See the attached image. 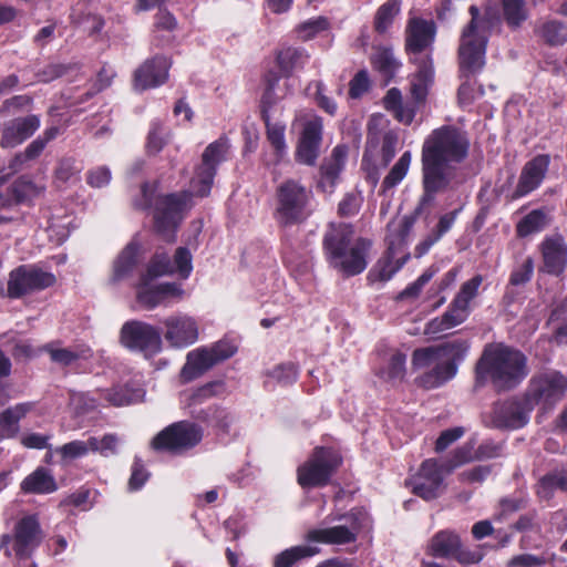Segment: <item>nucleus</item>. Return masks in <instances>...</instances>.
<instances>
[{"mask_svg":"<svg viewBox=\"0 0 567 567\" xmlns=\"http://www.w3.org/2000/svg\"><path fill=\"white\" fill-rule=\"evenodd\" d=\"M468 12L471 20L462 30L458 47L460 70L464 76L484 68L488 38L496 21L492 10L482 14L476 6H471Z\"/></svg>","mask_w":567,"mask_h":567,"instance_id":"obj_6","label":"nucleus"},{"mask_svg":"<svg viewBox=\"0 0 567 567\" xmlns=\"http://www.w3.org/2000/svg\"><path fill=\"white\" fill-rule=\"evenodd\" d=\"M377 120L381 121L382 118L373 117L368 126L367 148L363 154V162L367 161L369 154L372 153L378 145H381L380 164L382 167H386L395 155L399 137L393 130L378 131L375 124Z\"/></svg>","mask_w":567,"mask_h":567,"instance_id":"obj_22","label":"nucleus"},{"mask_svg":"<svg viewBox=\"0 0 567 567\" xmlns=\"http://www.w3.org/2000/svg\"><path fill=\"white\" fill-rule=\"evenodd\" d=\"M309 59L302 49L285 48L277 54V63L282 73L289 75L293 70L302 68Z\"/></svg>","mask_w":567,"mask_h":567,"instance_id":"obj_39","label":"nucleus"},{"mask_svg":"<svg viewBox=\"0 0 567 567\" xmlns=\"http://www.w3.org/2000/svg\"><path fill=\"white\" fill-rule=\"evenodd\" d=\"M483 282L482 275H475L471 279L462 284L458 292L453 300L457 301L467 309H471V302L478 295V289Z\"/></svg>","mask_w":567,"mask_h":567,"instance_id":"obj_50","label":"nucleus"},{"mask_svg":"<svg viewBox=\"0 0 567 567\" xmlns=\"http://www.w3.org/2000/svg\"><path fill=\"white\" fill-rule=\"evenodd\" d=\"M172 62L164 55L146 60L134 73V85L137 90H146L164 84L168 79Z\"/></svg>","mask_w":567,"mask_h":567,"instance_id":"obj_23","label":"nucleus"},{"mask_svg":"<svg viewBox=\"0 0 567 567\" xmlns=\"http://www.w3.org/2000/svg\"><path fill=\"white\" fill-rule=\"evenodd\" d=\"M348 156L346 145H337L328 159L320 167V179L317 187L321 192L331 195L334 193L341 172L344 168Z\"/></svg>","mask_w":567,"mask_h":567,"instance_id":"obj_25","label":"nucleus"},{"mask_svg":"<svg viewBox=\"0 0 567 567\" xmlns=\"http://www.w3.org/2000/svg\"><path fill=\"white\" fill-rule=\"evenodd\" d=\"M400 0H388L377 10L374 17V29L379 33H384L392 24L394 18L400 13Z\"/></svg>","mask_w":567,"mask_h":567,"instance_id":"obj_41","label":"nucleus"},{"mask_svg":"<svg viewBox=\"0 0 567 567\" xmlns=\"http://www.w3.org/2000/svg\"><path fill=\"white\" fill-rule=\"evenodd\" d=\"M460 210L461 208L454 209L453 212H450L440 217L434 235L429 237L426 240H424L421 245L416 247L419 256L425 254L434 243H436L444 234H446L452 228Z\"/></svg>","mask_w":567,"mask_h":567,"instance_id":"obj_44","label":"nucleus"},{"mask_svg":"<svg viewBox=\"0 0 567 567\" xmlns=\"http://www.w3.org/2000/svg\"><path fill=\"white\" fill-rule=\"evenodd\" d=\"M43 349L50 354L53 362L64 367L72 364L79 359H87L91 357V351L89 349L78 352L66 348H55L52 344H47Z\"/></svg>","mask_w":567,"mask_h":567,"instance_id":"obj_46","label":"nucleus"},{"mask_svg":"<svg viewBox=\"0 0 567 567\" xmlns=\"http://www.w3.org/2000/svg\"><path fill=\"white\" fill-rule=\"evenodd\" d=\"M319 553L317 547L295 546L278 554L275 558L274 567H291L301 558L311 557Z\"/></svg>","mask_w":567,"mask_h":567,"instance_id":"obj_45","label":"nucleus"},{"mask_svg":"<svg viewBox=\"0 0 567 567\" xmlns=\"http://www.w3.org/2000/svg\"><path fill=\"white\" fill-rule=\"evenodd\" d=\"M372 66L390 82L401 66L400 61L394 56L392 49L380 48L371 59Z\"/></svg>","mask_w":567,"mask_h":567,"instance_id":"obj_37","label":"nucleus"},{"mask_svg":"<svg viewBox=\"0 0 567 567\" xmlns=\"http://www.w3.org/2000/svg\"><path fill=\"white\" fill-rule=\"evenodd\" d=\"M165 328L164 338L168 344L176 349H183L194 344L198 340V324L187 315H175L163 321Z\"/></svg>","mask_w":567,"mask_h":567,"instance_id":"obj_20","label":"nucleus"},{"mask_svg":"<svg viewBox=\"0 0 567 567\" xmlns=\"http://www.w3.org/2000/svg\"><path fill=\"white\" fill-rule=\"evenodd\" d=\"M34 409L33 402H22L0 413V439H11L19 433V421Z\"/></svg>","mask_w":567,"mask_h":567,"instance_id":"obj_33","label":"nucleus"},{"mask_svg":"<svg viewBox=\"0 0 567 567\" xmlns=\"http://www.w3.org/2000/svg\"><path fill=\"white\" fill-rule=\"evenodd\" d=\"M171 265L173 266V272L177 271L183 279L188 278L193 270L189 250L185 247H178L174 255V262L171 261Z\"/></svg>","mask_w":567,"mask_h":567,"instance_id":"obj_58","label":"nucleus"},{"mask_svg":"<svg viewBox=\"0 0 567 567\" xmlns=\"http://www.w3.org/2000/svg\"><path fill=\"white\" fill-rule=\"evenodd\" d=\"M396 257L394 243L391 241L388 246L386 254L380 258L368 275L371 281L385 282L390 280L409 260V252H404L401 257Z\"/></svg>","mask_w":567,"mask_h":567,"instance_id":"obj_30","label":"nucleus"},{"mask_svg":"<svg viewBox=\"0 0 567 567\" xmlns=\"http://www.w3.org/2000/svg\"><path fill=\"white\" fill-rule=\"evenodd\" d=\"M504 17L509 25L518 27L527 18L524 0H502Z\"/></svg>","mask_w":567,"mask_h":567,"instance_id":"obj_53","label":"nucleus"},{"mask_svg":"<svg viewBox=\"0 0 567 567\" xmlns=\"http://www.w3.org/2000/svg\"><path fill=\"white\" fill-rule=\"evenodd\" d=\"M298 370L293 363H282L270 372V377L281 384H290L297 380Z\"/></svg>","mask_w":567,"mask_h":567,"instance_id":"obj_61","label":"nucleus"},{"mask_svg":"<svg viewBox=\"0 0 567 567\" xmlns=\"http://www.w3.org/2000/svg\"><path fill=\"white\" fill-rule=\"evenodd\" d=\"M120 342L132 351L155 354L162 349V339L158 330L143 321H126L120 331Z\"/></svg>","mask_w":567,"mask_h":567,"instance_id":"obj_14","label":"nucleus"},{"mask_svg":"<svg viewBox=\"0 0 567 567\" xmlns=\"http://www.w3.org/2000/svg\"><path fill=\"white\" fill-rule=\"evenodd\" d=\"M542 256L540 271L554 277H563L567 270V241L560 233L543 238L538 245Z\"/></svg>","mask_w":567,"mask_h":567,"instance_id":"obj_16","label":"nucleus"},{"mask_svg":"<svg viewBox=\"0 0 567 567\" xmlns=\"http://www.w3.org/2000/svg\"><path fill=\"white\" fill-rule=\"evenodd\" d=\"M444 474H447L444 463L440 464L434 458L425 460L421 464L417 475L411 482L412 492L425 501L439 497L444 488Z\"/></svg>","mask_w":567,"mask_h":567,"instance_id":"obj_17","label":"nucleus"},{"mask_svg":"<svg viewBox=\"0 0 567 567\" xmlns=\"http://www.w3.org/2000/svg\"><path fill=\"white\" fill-rule=\"evenodd\" d=\"M329 28V21L324 17H317L300 23L296 28L298 38L308 41Z\"/></svg>","mask_w":567,"mask_h":567,"instance_id":"obj_51","label":"nucleus"},{"mask_svg":"<svg viewBox=\"0 0 567 567\" xmlns=\"http://www.w3.org/2000/svg\"><path fill=\"white\" fill-rule=\"evenodd\" d=\"M471 309L465 308L455 300H452L446 311L425 326L424 333L432 338H439L446 330L455 328L467 320Z\"/></svg>","mask_w":567,"mask_h":567,"instance_id":"obj_27","label":"nucleus"},{"mask_svg":"<svg viewBox=\"0 0 567 567\" xmlns=\"http://www.w3.org/2000/svg\"><path fill=\"white\" fill-rule=\"evenodd\" d=\"M21 489L29 494H50L58 489V485L48 468L38 467L22 481Z\"/></svg>","mask_w":567,"mask_h":567,"instance_id":"obj_35","label":"nucleus"},{"mask_svg":"<svg viewBox=\"0 0 567 567\" xmlns=\"http://www.w3.org/2000/svg\"><path fill=\"white\" fill-rule=\"evenodd\" d=\"M468 150L466 133L454 125H443L425 137L421 152L423 194L416 214L429 208L436 194L447 189L452 179L450 171L467 157Z\"/></svg>","mask_w":567,"mask_h":567,"instance_id":"obj_2","label":"nucleus"},{"mask_svg":"<svg viewBox=\"0 0 567 567\" xmlns=\"http://www.w3.org/2000/svg\"><path fill=\"white\" fill-rule=\"evenodd\" d=\"M39 127L40 117L35 114L8 121L3 124L0 146L2 148L16 147L31 137Z\"/></svg>","mask_w":567,"mask_h":567,"instance_id":"obj_24","label":"nucleus"},{"mask_svg":"<svg viewBox=\"0 0 567 567\" xmlns=\"http://www.w3.org/2000/svg\"><path fill=\"white\" fill-rule=\"evenodd\" d=\"M347 523L326 528H315L307 533L306 539L310 543L326 545H346L355 542L360 530L358 515L351 512L342 517Z\"/></svg>","mask_w":567,"mask_h":567,"instance_id":"obj_18","label":"nucleus"},{"mask_svg":"<svg viewBox=\"0 0 567 567\" xmlns=\"http://www.w3.org/2000/svg\"><path fill=\"white\" fill-rule=\"evenodd\" d=\"M229 143L226 137H219L208 144L202 155V163L196 168L190 181L193 192L184 190L166 195L157 194V184L145 183L142 186V198L135 203L140 209L153 208L154 226L167 241H174L183 213L193 205V195L206 197L209 195L217 167L227 159Z\"/></svg>","mask_w":567,"mask_h":567,"instance_id":"obj_1","label":"nucleus"},{"mask_svg":"<svg viewBox=\"0 0 567 567\" xmlns=\"http://www.w3.org/2000/svg\"><path fill=\"white\" fill-rule=\"evenodd\" d=\"M383 107L392 114V116L404 125H411L414 121L417 110L422 106L411 97L403 101L402 93L396 87H391L382 99Z\"/></svg>","mask_w":567,"mask_h":567,"instance_id":"obj_28","label":"nucleus"},{"mask_svg":"<svg viewBox=\"0 0 567 567\" xmlns=\"http://www.w3.org/2000/svg\"><path fill=\"white\" fill-rule=\"evenodd\" d=\"M13 549L19 557L27 556L41 543V527L34 515L22 517L14 527Z\"/></svg>","mask_w":567,"mask_h":567,"instance_id":"obj_26","label":"nucleus"},{"mask_svg":"<svg viewBox=\"0 0 567 567\" xmlns=\"http://www.w3.org/2000/svg\"><path fill=\"white\" fill-rule=\"evenodd\" d=\"M371 246V240L355 237L352 225L346 223H330L322 239L326 260L344 277L365 270Z\"/></svg>","mask_w":567,"mask_h":567,"instance_id":"obj_3","label":"nucleus"},{"mask_svg":"<svg viewBox=\"0 0 567 567\" xmlns=\"http://www.w3.org/2000/svg\"><path fill=\"white\" fill-rule=\"evenodd\" d=\"M101 394L110 404L123 406L137 401L141 398V390H133L124 385L103 390Z\"/></svg>","mask_w":567,"mask_h":567,"instance_id":"obj_42","label":"nucleus"},{"mask_svg":"<svg viewBox=\"0 0 567 567\" xmlns=\"http://www.w3.org/2000/svg\"><path fill=\"white\" fill-rule=\"evenodd\" d=\"M436 25L432 20L412 18L405 29V51L411 62H419L424 56H431L435 40Z\"/></svg>","mask_w":567,"mask_h":567,"instance_id":"obj_15","label":"nucleus"},{"mask_svg":"<svg viewBox=\"0 0 567 567\" xmlns=\"http://www.w3.org/2000/svg\"><path fill=\"white\" fill-rule=\"evenodd\" d=\"M280 78L277 74L269 73L266 78V89L261 97V112L264 110H269L274 104H276L279 100L284 99L285 93H278L276 90V85L278 84Z\"/></svg>","mask_w":567,"mask_h":567,"instance_id":"obj_57","label":"nucleus"},{"mask_svg":"<svg viewBox=\"0 0 567 567\" xmlns=\"http://www.w3.org/2000/svg\"><path fill=\"white\" fill-rule=\"evenodd\" d=\"M215 364H217L216 359H214L208 348L196 349L187 354V361L181 375L185 381H192L203 375Z\"/></svg>","mask_w":567,"mask_h":567,"instance_id":"obj_32","label":"nucleus"},{"mask_svg":"<svg viewBox=\"0 0 567 567\" xmlns=\"http://www.w3.org/2000/svg\"><path fill=\"white\" fill-rule=\"evenodd\" d=\"M90 441L95 442V446L91 447V452H99L103 456L116 454L118 437L116 434H105L102 439L90 436Z\"/></svg>","mask_w":567,"mask_h":567,"instance_id":"obj_60","label":"nucleus"},{"mask_svg":"<svg viewBox=\"0 0 567 567\" xmlns=\"http://www.w3.org/2000/svg\"><path fill=\"white\" fill-rule=\"evenodd\" d=\"M566 392L567 377L557 370H547L530 378L525 396L533 409L536 405L550 409L564 399Z\"/></svg>","mask_w":567,"mask_h":567,"instance_id":"obj_10","label":"nucleus"},{"mask_svg":"<svg viewBox=\"0 0 567 567\" xmlns=\"http://www.w3.org/2000/svg\"><path fill=\"white\" fill-rule=\"evenodd\" d=\"M261 118L266 124L267 140L275 148L278 157H282L286 154L287 144L285 138L286 125L281 122H271L267 110L261 112Z\"/></svg>","mask_w":567,"mask_h":567,"instance_id":"obj_38","label":"nucleus"},{"mask_svg":"<svg viewBox=\"0 0 567 567\" xmlns=\"http://www.w3.org/2000/svg\"><path fill=\"white\" fill-rule=\"evenodd\" d=\"M463 434L464 429L461 426L443 431L435 442V451L437 453L445 451L451 444L461 439Z\"/></svg>","mask_w":567,"mask_h":567,"instance_id":"obj_64","label":"nucleus"},{"mask_svg":"<svg viewBox=\"0 0 567 567\" xmlns=\"http://www.w3.org/2000/svg\"><path fill=\"white\" fill-rule=\"evenodd\" d=\"M311 90H315L312 94L318 106L326 113L334 115L337 112V103L324 94V84L321 81H313L309 83L307 87L308 92H311Z\"/></svg>","mask_w":567,"mask_h":567,"instance_id":"obj_56","label":"nucleus"},{"mask_svg":"<svg viewBox=\"0 0 567 567\" xmlns=\"http://www.w3.org/2000/svg\"><path fill=\"white\" fill-rule=\"evenodd\" d=\"M10 205L19 204L34 194V184L25 177H20L8 186Z\"/></svg>","mask_w":567,"mask_h":567,"instance_id":"obj_52","label":"nucleus"},{"mask_svg":"<svg viewBox=\"0 0 567 567\" xmlns=\"http://www.w3.org/2000/svg\"><path fill=\"white\" fill-rule=\"evenodd\" d=\"M141 246L137 241H130L113 261L110 282L116 285L132 277L140 262Z\"/></svg>","mask_w":567,"mask_h":567,"instance_id":"obj_29","label":"nucleus"},{"mask_svg":"<svg viewBox=\"0 0 567 567\" xmlns=\"http://www.w3.org/2000/svg\"><path fill=\"white\" fill-rule=\"evenodd\" d=\"M468 350L470 341L466 339H453L437 346L415 349L412 354L414 369H424L434 364L430 371L417 378L419 385L435 389L452 380Z\"/></svg>","mask_w":567,"mask_h":567,"instance_id":"obj_5","label":"nucleus"},{"mask_svg":"<svg viewBox=\"0 0 567 567\" xmlns=\"http://www.w3.org/2000/svg\"><path fill=\"white\" fill-rule=\"evenodd\" d=\"M437 269L434 267H430L412 284H410L405 289H403L396 297L398 300L404 299H416L422 292L424 286L430 282V280L434 277Z\"/></svg>","mask_w":567,"mask_h":567,"instance_id":"obj_54","label":"nucleus"},{"mask_svg":"<svg viewBox=\"0 0 567 567\" xmlns=\"http://www.w3.org/2000/svg\"><path fill=\"white\" fill-rule=\"evenodd\" d=\"M94 446L95 442L90 441V437L86 441L74 440L56 447L55 453L61 456L62 462L66 463L87 455Z\"/></svg>","mask_w":567,"mask_h":567,"instance_id":"obj_43","label":"nucleus"},{"mask_svg":"<svg viewBox=\"0 0 567 567\" xmlns=\"http://www.w3.org/2000/svg\"><path fill=\"white\" fill-rule=\"evenodd\" d=\"M551 221L549 210L537 208L525 215L515 227L516 235L519 238H526L546 229Z\"/></svg>","mask_w":567,"mask_h":567,"instance_id":"obj_34","label":"nucleus"},{"mask_svg":"<svg viewBox=\"0 0 567 567\" xmlns=\"http://www.w3.org/2000/svg\"><path fill=\"white\" fill-rule=\"evenodd\" d=\"M55 276L37 265H21L10 271L7 285V296L19 299L23 296L52 287Z\"/></svg>","mask_w":567,"mask_h":567,"instance_id":"obj_13","label":"nucleus"},{"mask_svg":"<svg viewBox=\"0 0 567 567\" xmlns=\"http://www.w3.org/2000/svg\"><path fill=\"white\" fill-rule=\"evenodd\" d=\"M534 274V261L527 257L522 265L513 269L509 276V284L512 286H522L530 281Z\"/></svg>","mask_w":567,"mask_h":567,"instance_id":"obj_59","label":"nucleus"},{"mask_svg":"<svg viewBox=\"0 0 567 567\" xmlns=\"http://www.w3.org/2000/svg\"><path fill=\"white\" fill-rule=\"evenodd\" d=\"M533 410L525 394L499 400L486 414L485 424L499 430H518L527 425Z\"/></svg>","mask_w":567,"mask_h":567,"instance_id":"obj_11","label":"nucleus"},{"mask_svg":"<svg viewBox=\"0 0 567 567\" xmlns=\"http://www.w3.org/2000/svg\"><path fill=\"white\" fill-rule=\"evenodd\" d=\"M363 196L361 192L353 190L344 194L338 205V214L341 217H352L357 215L362 206Z\"/></svg>","mask_w":567,"mask_h":567,"instance_id":"obj_55","label":"nucleus"},{"mask_svg":"<svg viewBox=\"0 0 567 567\" xmlns=\"http://www.w3.org/2000/svg\"><path fill=\"white\" fill-rule=\"evenodd\" d=\"M460 542L458 535L449 530H441L432 537L429 553L439 558L453 557L460 547Z\"/></svg>","mask_w":567,"mask_h":567,"instance_id":"obj_36","label":"nucleus"},{"mask_svg":"<svg viewBox=\"0 0 567 567\" xmlns=\"http://www.w3.org/2000/svg\"><path fill=\"white\" fill-rule=\"evenodd\" d=\"M413 63L416 65L417 70L410 80V94L416 103L423 105L434 79L432 58L427 55L424 56L423 60Z\"/></svg>","mask_w":567,"mask_h":567,"instance_id":"obj_31","label":"nucleus"},{"mask_svg":"<svg viewBox=\"0 0 567 567\" xmlns=\"http://www.w3.org/2000/svg\"><path fill=\"white\" fill-rule=\"evenodd\" d=\"M412 161V154L410 151H405L396 163L392 166L388 175L382 182V192L385 193L389 189L398 186L406 176Z\"/></svg>","mask_w":567,"mask_h":567,"instance_id":"obj_40","label":"nucleus"},{"mask_svg":"<svg viewBox=\"0 0 567 567\" xmlns=\"http://www.w3.org/2000/svg\"><path fill=\"white\" fill-rule=\"evenodd\" d=\"M203 439V429L189 421L175 422L162 430L151 442L156 451L182 453L196 446Z\"/></svg>","mask_w":567,"mask_h":567,"instance_id":"obj_12","label":"nucleus"},{"mask_svg":"<svg viewBox=\"0 0 567 567\" xmlns=\"http://www.w3.org/2000/svg\"><path fill=\"white\" fill-rule=\"evenodd\" d=\"M527 374V357L522 351L503 343L488 344L475 367V388L491 380L495 389L511 390Z\"/></svg>","mask_w":567,"mask_h":567,"instance_id":"obj_4","label":"nucleus"},{"mask_svg":"<svg viewBox=\"0 0 567 567\" xmlns=\"http://www.w3.org/2000/svg\"><path fill=\"white\" fill-rule=\"evenodd\" d=\"M539 34L550 45H561L567 41V29L558 21H546L539 28Z\"/></svg>","mask_w":567,"mask_h":567,"instance_id":"obj_48","label":"nucleus"},{"mask_svg":"<svg viewBox=\"0 0 567 567\" xmlns=\"http://www.w3.org/2000/svg\"><path fill=\"white\" fill-rule=\"evenodd\" d=\"M550 164V157L547 154H540L528 161L522 168L518 183L515 190L511 194V200L522 198L543 183Z\"/></svg>","mask_w":567,"mask_h":567,"instance_id":"obj_21","label":"nucleus"},{"mask_svg":"<svg viewBox=\"0 0 567 567\" xmlns=\"http://www.w3.org/2000/svg\"><path fill=\"white\" fill-rule=\"evenodd\" d=\"M546 564V559L543 556H536L533 554H520L513 556L507 561V567H543Z\"/></svg>","mask_w":567,"mask_h":567,"instance_id":"obj_63","label":"nucleus"},{"mask_svg":"<svg viewBox=\"0 0 567 567\" xmlns=\"http://www.w3.org/2000/svg\"><path fill=\"white\" fill-rule=\"evenodd\" d=\"M171 274H173V266L169 256L166 252H156L135 284L136 301L145 309H153L169 298L181 299L184 291L179 285L154 284L156 278Z\"/></svg>","mask_w":567,"mask_h":567,"instance_id":"obj_8","label":"nucleus"},{"mask_svg":"<svg viewBox=\"0 0 567 567\" xmlns=\"http://www.w3.org/2000/svg\"><path fill=\"white\" fill-rule=\"evenodd\" d=\"M370 87V80L365 70L359 71L349 83V95L352 99L361 97Z\"/></svg>","mask_w":567,"mask_h":567,"instance_id":"obj_62","label":"nucleus"},{"mask_svg":"<svg viewBox=\"0 0 567 567\" xmlns=\"http://www.w3.org/2000/svg\"><path fill=\"white\" fill-rule=\"evenodd\" d=\"M474 446L475 444L473 442H467L461 447L456 449L452 456L446 462H444L445 472L450 474L455 468L477 460L476 450Z\"/></svg>","mask_w":567,"mask_h":567,"instance_id":"obj_47","label":"nucleus"},{"mask_svg":"<svg viewBox=\"0 0 567 567\" xmlns=\"http://www.w3.org/2000/svg\"><path fill=\"white\" fill-rule=\"evenodd\" d=\"M405 362V354L401 352L393 353L386 367L382 370L383 378L393 383L402 382L406 374Z\"/></svg>","mask_w":567,"mask_h":567,"instance_id":"obj_49","label":"nucleus"},{"mask_svg":"<svg viewBox=\"0 0 567 567\" xmlns=\"http://www.w3.org/2000/svg\"><path fill=\"white\" fill-rule=\"evenodd\" d=\"M322 130L323 122L320 116L313 115L305 122L295 154L299 164L316 165L322 142Z\"/></svg>","mask_w":567,"mask_h":567,"instance_id":"obj_19","label":"nucleus"},{"mask_svg":"<svg viewBox=\"0 0 567 567\" xmlns=\"http://www.w3.org/2000/svg\"><path fill=\"white\" fill-rule=\"evenodd\" d=\"M342 464L338 451L331 447H316L310 457L298 467L297 480L302 488L322 487Z\"/></svg>","mask_w":567,"mask_h":567,"instance_id":"obj_9","label":"nucleus"},{"mask_svg":"<svg viewBox=\"0 0 567 567\" xmlns=\"http://www.w3.org/2000/svg\"><path fill=\"white\" fill-rule=\"evenodd\" d=\"M312 190L301 181L287 178L275 190L272 217L281 228H290L306 223L313 213Z\"/></svg>","mask_w":567,"mask_h":567,"instance_id":"obj_7","label":"nucleus"}]
</instances>
